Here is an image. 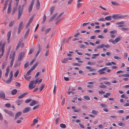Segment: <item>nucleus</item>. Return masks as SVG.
Returning <instances> with one entry per match:
<instances>
[{
    "label": "nucleus",
    "instance_id": "nucleus-1",
    "mask_svg": "<svg viewBox=\"0 0 129 129\" xmlns=\"http://www.w3.org/2000/svg\"><path fill=\"white\" fill-rule=\"evenodd\" d=\"M15 51H14L13 52H11L9 55V58L10 60V67L11 68L12 67L15 60Z\"/></svg>",
    "mask_w": 129,
    "mask_h": 129
},
{
    "label": "nucleus",
    "instance_id": "nucleus-2",
    "mask_svg": "<svg viewBox=\"0 0 129 129\" xmlns=\"http://www.w3.org/2000/svg\"><path fill=\"white\" fill-rule=\"evenodd\" d=\"M126 15H121L120 14H113L112 17L114 19H118L124 18L126 17Z\"/></svg>",
    "mask_w": 129,
    "mask_h": 129
},
{
    "label": "nucleus",
    "instance_id": "nucleus-3",
    "mask_svg": "<svg viewBox=\"0 0 129 129\" xmlns=\"http://www.w3.org/2000/svg\"><path fill=\"white\" fill-rule=\"evenodd\" d=\"M23 22L22 21H21L18 25L17 31V34H19L20 33L21 31L23 28Z\"/></svg>",
    "mask_w": 129,
    "mask_h": 129
},
{
    "label": "nucleus",
    "instance_id": "nucleus-4",
    "mask_svg": "<svg viewBox=\"0 0 129 129\" xmlns=\"http://www.w3.org/2000/svg\"><path fill=\"white\" fill-rule=\"evenodd\" d=\"M23 9L22 7H21V5H20L18 8V19L21 16L23 12Z\"/></svg>",
    "mask_w": 129,
    "mask_h": 129
},
{
    "label": "nucleus",
    "instance_id": "nucleus-5",
    "mask_svg": "<svg viewBox=\"0 0 129 129\" xmlns=\"http://www.w3.org/2000/svg\"><path fill=\"white\" fill-rule=\"evenodd\" d=\"M34 83H35V82L34 80L31 81L30 82L28 85V88L29 89H32L35 87V85L34 86Z\"/></svg>",
    "mask_w": 129,
    "mask_h": 129
},
{
    "label": "nucleus",
    "instance_id": "nucleus-6",
    "mask_svg": "<svg viewBox=\"0 0 129 129\" xmlns=\"http://www.w3.org/2000/svg\"><path fill=\"white\" fill-rule=\"evenodd\" d=\"M4 111L8 114L10 116L12 117H14V114L11 111L5 109L4 110Z\"/></svg>",
    "mask_w": 129,
    "mask_h": 129
},
{
    "label": "nucleus",
    "instance_id": "nucleus-7",
    "mask_svg": "<svg viewBox=\"0 0 129 129\" xmlns=\"http://www.w3.org/2000/svg\"><path fill=\"white\" fill-rule=\"evenodd\" d=\"M13 72L12 71H11L10 72V77L9 79L6 82V83L7 84L10 83L11 82V81L12 80V78L13 77Z\"/></svg>",
    "mask_w": 129,
    "mask_h": 129
},
{
    "label": "nucleus",
    "instance_id": "nucleus-8",
    "mask_svg": "<svg viewBox=\"0 0 129 129\" xmlns=\"http://www.w3.org/2000/svg\"><path fill=\"white\" fill-rule=\"evenodd\" d=\"M34 0H32L28 9V12L29 13H30L32 10L34 4Z\"/></svg>",
    "mask_w": 129,
    "mask_h": 129
},
{
    "label": "nucleus",
    "instance_id": "nucleus-9",
    "mask_svg": "<svg viewBox=\"0 0 129 129\" xmlns=\"http://www.w3.org/2000/svg\"><path fill=\"white\" fill-rule=\"evenodd\" d=\"M25 53L24 52H21L20 53L18 58L19 61L22 60L24 57L25 55Z\"/></svg>",
    "mask_w": 129,
    "mask_h": 129
},
{
    "label": "nucleus",
    "instance_id": "nucleus-10",
    "mask_svg": "<svg viewBox=\"0 0 129 129\" xmlns=\"http://www.w3.org/2000/svg\"><path fill=\"white\" fill-rule=\"evenodd\" d=\"M11 31H8L7 34V40L8 41V43L10 42L9 39H10V38L11 37Z\"/></svg>",
    "mask_w": 129,
    "mask_h": 129
},
{
    "label": "nucleus",
    "instance_id": "nucleus-11",
    "mask_svg": "<svg viewBox=\"0 0 129 129\" xmlns=\"http://www.w3.org/2000/svg\"><path fill=\"white\" fill-rule=\"evenodd\" d=\"M82 1V0H78L77 1V7L79 8L82 6V3H80V2Z\"/></svg>",
    "mask_w": 129,
    "mask_h": 129
},
{
    "label": "nucleus",
    "instance_id": "nucleus-12",
    "mask_svg": "<svg viewBox=\"0 0 129 129\" xmlns=\"http://www.w3.org/2000/svg\"><path fill=\"white\" fill-rule=\"evenodd\" d=\"M31 108L30 107H27L24 108L23 110V113H25L29 111L30 110Z\"/></svg>",
    "mask_w": 129,
    "mask_h": 129
},
{
    "label": "nucleus",
    "instance_id": "nucleus-13",
    "mask_svg": "<svg viewBox=\"0 0 129 129\" xmlns=\"http://www.w3.org/2000/svg\"><path fill=\"white\" fill-rule=\"evenodd\" d=\"M40 7V3L39 0H37V3L36 4V8L37 10H39Z\"/></svg>",
    "mask_w": 129,
    "mask_h": 129
},
{
    "label": "nucleus",
    "instance_id": "nucleus-14",
    "mask_svg": "<svg viewBox=\"0 0 129 129\" xmlns=\"http://www.w3.org/2000/svg\"><path fill=\"white\" fill-rule=\"evenodd\" d=\"M5 97V95L4 93L2 91L0 92V98L4 99Z\"/></svg>",
    "mask_w": 129,
    "mask_h": 129
},
{
    "label": "nucleus",
    "instance_id": "nucleus-15",
    "mask_svg": "<svg viewBox=\"0 0 129 129\" xmlns=\"http://www.w3.org/2000/svg\"><path fill=\"white\" fill-rule=\"evenodd\" d=\"M21 112L20 111L18 112L15 114L14 118L15 119H16L17 118L21 115Z\"/></svg>",
    "mask_w": 129,
    "mask_h": 129
},
{
    "label": "nucleus",
    "instance_id": "nucleus-16",
    "mask_svg": "<svg viewBox=\"0 0 129 129\" xmlns=\"http://www.w3.org/2000/svg\"><path fill=\"white\" fill-rule=\"evenodd\" d=\"M38 103V102L34 100H33L31 102L30 104L29 105L31 106H33L35 104H37Z\"/></svg>",
    "mask_w": 129,
    "mask_h": 129
},
{
    "label": "nucleus",
    "instance_id": "nucleus-17",
    "mask_svg": "<svg viewBox=\"0 0 129 129\" xmlns=\"http://www.w3.org/2000/svg\"><path fill=\"white\" fill-rule=\"evenodd\" d=\"M42 79H41L39 80H38V79H36L35 81H34L35 84V85L36 84H39L41 83L42 81Z\"/></svg>",
    "mask_w": 129,
    "mask_h": 129
},
{
    "label": "nucleus",
    "instance_id": "nucleus-18",
    "mask_svg": "<svg viewBox=\"0 0 129 129\" xmlns=\"http://www.w3.org/2000/svg\"><path fill=\"white\" fill-rule=\"evenodd\" d=\"M121 40V37H118L116 38L114 40V43H117L119 42Z\"/></svg>",
    "mask_w": 129,
    "mask_h": 129
},
{
    "label": "nucleus",
    "instance_id": "nucleus-19",
    "mask_svg": "<svg viewBox=\"0 0 129 129\" xmlns=\"http://www.w3.org/2000/svg\"><path fill=\"white\" fill-rule=\"evenodd\" d=\"M28 94V93H23L20 95H19L18 97V99H21L24 96L27 95Z\"/></svg>",
    "mask_w": 129,
    "mask_h": 129
},
{
    "label": "nucleus",
    "instance_id": "nucleus-20",
    "mask_svg": "<svg viewBox=\"0 0 129 129\" xmlns=\"http://www.w3.org/2000/svg\"><path fill=\"white\" fill-rule=\"evenodd\" d=\"M39 48L38 49V51L36 53V57H37V56L38 55V54L39 53L40 51H41V48H40V45H38Z\"/></svg>",
    "mask_w": 129,
    "mask_h": 129
},
{
    "label": "nucleus",
    "instance_id": "nucleus-21",
    "mask_svg": "<svg viewBox=\"0 0 129 129\" xmlns=\"http://www.w3.org/2000/svg\"><path fill=\"white\" fill-rule=\"evenodd\" d=\"M68 61L67 58H64L62 60L61 62L63 63H66Z\"/></svg>",
    "mask_w": 129,
    "mask_h": 129
},
{
    "label": "nucleus",
    "instance_id": "nucleus-22",
    "mask_svg": "<svg viewBox=\"0 0 129 129\" xmlns=\"http://www.w3.org/2000/svg\"><path fill=\"white\" fill-rule=\"evenodd\" d=\"M105 19L107 21L110 20L111 19V16H110L106 17L105 18Z\"/></svg>",
    "mask_w": 129,
    "mask_h": 129
},
{
    "label": "nucleus",
    "instance_id": "nucleus-23",
    "mask_svg": "<svg viewBox=\"0 0 129 129\" xmlns=\"http://www.w3.org/2000/svg\"><path fill=\"white\" fill-rule=\"evenodd\" d=\"M57 14H55L54 15H53L52 17L50 18L49 19V21L51 22L53 20V19L55 18V16H56Z\"/></svg>",
    "mask_w": 129,
    "mask_h": 129
},
{
    "label": "nucleus",
    "instance_id": "nucleus-24",
    "mask_svg": "<svg viewBox=\"0 0 129 129\" xmlns=\"http://www.w3.org/2000/svg\"><path fill=\"white\" fill-rule=\"evenodd\" d=\"M9 0H7L6 1H5V4L4 5V6L3 9V11H4V10L7 7V2Z\"/></svg>",
    "mask_w": 129,
    "mask_h": 129
},
{
    "label": "nucleus",
    "instance_id": "nucleus-25",
    "mask_svg": "<svg viewBox=\"0 0 129 129\" xmlns=\"http://www.w3.org/2000/svg\"><path fill=\"white\" fill-rule=\"evenodd\" d=\"M91 113L92 114L94 115H97L98 114V112L94 110H92Z\"/></svg>",
    "mask_w": 129,
    "mask_h": 129
},
{
    "label": "nucleus",
    "instance_id": "nucleus-26",
    "mask_svg": "<svg viewBox=\"0 0 129 129\" xmlns=\"http://www.w3.org/2000/svg\"><path fill=\"white\" fill-rule=\"evenodd\" d=\"M101 69H100L98 71V72L100 74H104L105 73V72H104L103 71H101Z\"/></svg>",
    "mask_w": 129,
    "mask_h": 129
},
{
    "label": "nucleus",
    "instance_id": "nucleus-27",
    "mask_svg": "<svg viewBox=\"0 0 129 129\" xmlns=\"http://www.w3.org/2000/svg\"><path fill=\"white\" fill-rule=\"evenodd\" d=\"M38 63L36 62L33 66L31 67L30 69L32 70V71L34 70L37 66Z\"/></svg>",
    "mask_w": 129,
    "mask_h": 129
},
{
    "label": "nucleus",
    "instance_id": "nucleus-28",
    "mask_svg": "<svg viewBox=\"0 0 129 129\" xmlns=\"http://www.w3.org/2000/svg\"><path fill=\"white\" fill-rule=\"evenodd\" d=\"M14 21H11L9 23V27L12 26L14 24Z\"/></svg>",
    "mask_w": 129,
    "mask_h": 129
},
{
    "label": "nucleus",
    "instance_id": "nucleus-29",
    "mask_svg": "<svg viewBox=\"0 0 129 129\" xmlns=\"http://www.w3.org/2000/svg\"><path fill=\"white\" fill-rule=\"evenodd\" d=\"M11 46L10 45V46H9L8 48V52L7 53V54H8L7 57H8V56L9 53L10 51V49L11 48Z\"/></svg>",
    "mask_w": 129,
    "mask_h": 129
},
{
    "label": "nucleus",
    "instance_id": "nucleus-30",
    "mask_svg": "<svg viewBox=\"0 0 129 129\" xmlns=\"http://www.w3.org/2000/svg\"><path fill=\"white\" fill-rule=\"evenodd\" d=\"M99 55V53L93 54L92 55L93 56L91 57V58L92 59H94L95 58V57L98 56Z\"/></svg>",
    "mask_w": 129,
    "mask_h": 129
},
{
    "label": "nucleus",
    "instance_id": "nucleus-31",
    "mask_svg": "<svg viewBox=\"0 0 129 129\" xmlns=\"http://www.w3.org/2000/svg\"><path fill=\"white\" fill-rule=\"evenodd\" d=\"M27 76L26 75L24 76V77L25 79L27 80H29L31 78V76H29V77Z\"/></svg>",
    "mask_w": 129,
    "mask_h": 129
},
{
    "label": "nucleus",
    "instance_id": "nucleus-32",
    "mask_svg": "<svg viewBox=\"0 0 129 129\" xmlns=\"http://www.w3.org/2000/svg\"><path fill=\"white\" fill-rule=\"evenodd\" d=\"M17 90L16 89L13 90L11 92V94L12 95H14L17 92Z\"/></svg>",
    "mask_w": 129,
    "mask_h": 129
},
{
    "label": "nucleus",
    "instance_id": "nucleus-33",
    "mask_svg": "<svg viewBox=\"0 0 129 129\" xmlns=\"http://www.w3.org/2000/svg\"><path fill=\"white\" fill-rule=\"evenodd\" d=\"M60 126L61 127L63 128H66V125L65 124L63 123L60 124Z\"/></svg>",
    "mask_w": 129,
    "mask_h": 129
},
{
    "label": "nucleus",
    "instance_id": "nucleus-34",
    "mask_svg": "<svg viewBox=\"0 0 129 129\" xmlns=\"http://www.w3.org/2000/svg\"><path fill=\"white\" fill-rule=\"evenodd\" d=\"M32 71V70H31V69L29 70V71H28L27 73H26V76H29L30 75V73Z\"/></svg>",
    "mask_w": 129,
    "mask_h": 129
},
{
    "label": "nucleus",
    "instance_id": "nucleus-35",
    "mask_svg": "<svg viewBox=\"0 0 129 129\" xmlns=\"http://www.w3.org/2000/svg\"><path fill=\"white\" fill-rule=\"evenodd\" d=\"M19 70L18 69L16 71V72L15 73V74H14V76L15 77H16L17 76L19 73Z\"/></svg>",
    "mask_w": 129,
    "mask_h": 129
},
{
    "label": "nucleus",
    "instance_id": "nucleus-36",
    "mask_svg": "<svg viewBox=\"0 0 129 129\" xmlns=\"http://www.w3.org/2000/svg\"><path fill=\"white\" fill-rule=\"evenodd\" d=\"M79 47L80 48L83 49H84L86 48V47L85 46L82 44H81L80 45Z\"/></svg>",
    "mask_w": 129,
    "mask_h": 129
},
{
    "label": "nucleus",
    "instance_id": "nucleus-37",
    "mask_svg": "<svg viewBox=\"0 0 129 129\" xmlns=\"http://www.w3.org/2000/svg\"><path fill=\"white\" fill-rule=\"evenodd\" d=\"M21 45V43L20 42H19L18 43V44L16 46V47L15 50L16 51H17L19 48L20 45Z\"/></svg>",
    "mask_w": 129,
    "mask_h": 129
},
{
    "label": "nucleus",
    "instance_id": "nucleus-38",
    "mask_svg": "<svg viewBox=\"0 0 129 129\" xmlns=\"http://www.w3.org/2000/svg\"><path fill=\"white\" fill-rule=\"evenodd\" d=\"M111 3L114 6H118V4L115 1H112Z\"/></svg>",
    "mask_w": 129,
    "mask_h": 129
},
{
    "label": "nucleus",
    "instance_id": "nucleus-39",
    "mask_svg": "<svg viewBox=\"0 0 129 129\" xmlns=\"http://www.w3.org/2000/svg\"><path fill=\"white\" fill-rule=\"evenodd\" d=\"M121 29L123 31H124L125 30H128V28H127L125 27H122L121 28Z\"/></svg>",
    "mask_w": 129,
    "mask_h": 129
},
{
    "label": "nucleus",
    "instance_id": "nucleus-40",
    "mask_svg": "<svg viewBox=\"0 0 129 129\" xmlns=\"http://www.w3.org/2000/svg\"><path fill=\"white\" fill-rule=\"evenodd\" d=\"M29 62H26L24 64V67L25 68H27L28 66Z\"/></svg>",
    "mask_w": 129,
    "mask_h": 129
},
{
    "label": "nucleus",
    "instance_id": "nucleus-41",
    "mask_svg": "<svg viewBox=\"0 0 129 129\" xmlns=\"http://www.w3.org/2000/svg\"><path fill=\"white\" fill-rule=\"evenodd\" d=\"M44 84H43L41 85V87H40L39 89L40 91H41L42 90L43 88L44 87Z\"/></svg>",
    "mask_w": 129,
    "mask_h": 129
},
{
    "label": "nucleus",
    "instance_id": "nucleus-42",
    "mask_svg": "<svg viewBox=\"0 0 129 129\" xmlns=\"http://www.w3.org/2000/svg\"><path fill=\"white\" fill-rule=\"evenodd\" d=\"M116 31L115 30H114L112 31H111L110 32V33L112 34H115L116 33Z\"/></svg>",
    "mask_w": 129,
    "mask_h": 129
},
{
    "label": "nucleus",
    "instance_id": "nucleus-43",
    "mask_svg": "<svg viewBox=\"0 0 129 129\" xmlns=\"http://www.w3.org/2000/svg\"><path fill=\"white\" fill-rule=\"evenodd\" d=\"M11 7L10 5H9L7 13H9L11 12Z\"/></svg>",
    "mask_w": 129,
    "mask_h": 129
},
{
    "label": "nucleus",
    "instance_id": "nucleus-44",
    "mask_svg": "<svg viewBox=\"0 0 129 129\" xmlns=\"http://www.w3.org/2000/svg\"><path fill=\"white\" fill-rule=\"evenodd\" d=\"M54 10V7H51L50 9V10L51 12V14L53 12Z\"/></svg>",
    "mask_w": 129,
    "mask_h": 129
},
{
    "label": "nucleus",
    "instance_id": "nucleus-45",
    "mask_svg": "<svg viewBox=\"0 0 129 129\" xmlns=\"http://www.w3.org/2000/svg\"><path fill=\"white\" fill-rule=\"evenodd\" d=\"M72 65L74 66H80V64L77 63H73L72 64Z\"/></svg>",
    "mask_w": 129,
    "mask_h": 129
},
{
    "label": "nucleus",
    "instance_id": "nucleus-46",
    "mask_svg": "<svg viewBox=\"0 0 129 129\" xmlns=\"http://www.w3.org/2000/svg\"><path fill=\"white\" fill-rule=\"evenodd\" d=\"M84 98L87 100H90V98L88 96H84Z\"/></svg>",
    "mask_w": 129,
    "mask_h": 129
},
{
    "label": "nucleus",
    "instance_id": "nucleus-47",
    "mask_svg": "<svg viewBox=\"0 0 129 129\" xmlns=\"http://www.w3.org/2000/svg\"><path fill=\"white\" fill-rule=\"evenodd\" d=\"M114 58L115 59L119 60L121 59V58L117 56H115L114 57Z\"/></svg>",
    "mask_w": 129,
    "mask_h": 129
},
{
    "label": "nucleus",
    "instance_id": "nucleus-48",
    "mask_svg": "<svg viewBox=\"0 0 129 129\" xmlns=\"http://www.w3.org/2000/svg\"><path fill=\"white\" fill-rule=\"evenodd\" d=\"M115 24H124V22L123 21H121V22H116L115 23Z\"/></svg>",
    "mask_w": 129,
    "mask_h": 129
},
{
    "label": "nucleus",
    "instance_id": "nucleus-49",
    "mask_svg": "<svg viewBox=\"0 0 129 129\" xmlns=\"http://www.w3.org/2000/svg\"><path fill=\"white\" fill-rule=\"evenodd\" d=\"M109 42H111L114 44H115V43H114V40H113L112 39H111L109 40Z\"/></svg>",
    "mask_w": 129,
    "mask_h": 129
},
{
    "label": "nucleus",
    "instance_id": "nucleus-50",
    "mask_svg": "<svg viewBox=\"0 0 129 129\" xmlns=\"http://www.w3.org/2000/svg\"><path fill=\"white\" fill-rule=\"evenodd\" d=\"M127 53H124V58L125 59H126L127 58Z\"/></svg>",
    "mask_w": 129,
    "mask_h": 129
},
{
    "label": "nucleus",
    "instance_id": "nucleus-51",
    "mask_svg": "<svg viewBox=\"0 0 129 129\" xmlns=\"http://www.w3.org/2000/svg\"><path fill=\"white\" fill-rule=\"evenodd\" d=\"M51 29V28H49L46 29L45 30V34H46L48 33L50 30Z\"/></svg>",
    "mask_w": 129,
    "mask_h": 129
},
{
    "label": "nucleus",
    "instance_id": "nucleus-52",
    "mask_svg": "<svg viewBox=\"0 0 129 129\" xmlns=\"http://www.w3.org/2000/svg\"><path fill=\"white\" fill-rule=\"evenodd\" d=\"M106 87V86L104 85H100L99 86L100 88H105Z\"/></svg>",
    "mask_w": 129,
    "mask_h": 129
},
{
    "label": "nucleus",
    "instance_id": "nucleus-53",
    "mask_svg": "<svg viewBox=\"0 0 129 129\" xmlns=\"http://www.w3.org/2000/svg\"><path fill=\"white\" fill-rule=\"evenodd\" d=\"M11 106L10 104L9 103H7L5 104V106L8 108H9Z\"/></svg>",
    "mask_w": 129,
    "mask_h": 129
},
{
    "label": "nucleus",
    "instance_id": "nucleus-54",
    "mask_svg": "<svg viewBox=\"0 0 129 129\" xmlns=\"http://www.w3.org/2000/svg\"><path fill=\"white\" fill-rule=\"evenodd\" d=\"M98 20L99 21H104L105 20V18H101L99 19H98Z\"/></svg>",
    "mask_w": 129,
    "mask_h": 129
},
{
    "label": "nucleus",
    "instance_id": "nucleus-55",
    "mask_svg": "<svg viewBox=\"0 0 129 129\" xmlns=\"http://www.w3.org/2000/svg\"><path fill=\"white\" fill-rule=\"evenodd\" d=\"M3 118L2 115L0 112V120L1 121L3 120Z\"/></svg>",
    "mask_w": 129,
    "mask_h": 129
},
{
    "label": "nucleus",
    "instance_id": "nucleus-56",
    "mask_svg": "<svg viewBox=\"0 0 129 129\" xmlns=\"http://www.w3.org/2000/svg\"><path fill=\"white\" fill-rule=\"evenodd\" d=\"M108 78L105 77H102L99 79L100 80H108Z\"/></svg>",
    "mask_w": 129,
    "mask_h": 129
},
{
    "label": "nucleus",
    "instance_id": "nucleus-57",
    "mask_svg": "<svg viewBox=\"0 0 129 129\" xmlns=\"http://www.w3.org/2000/svg\"><path fill=\"white\" fill-rule=\"evenodd\" d=\"M104 83L106 85H110L111 84V83L105 81L104 82Z\"/></svg>",
    "mask_w": 129,
    "mask_h": 129
},
{
    "label": "nucleus",
    "instance_id": "nucleus-58",
    "mask_svg": "<svg viewBox=\"0 0 129 129\" xmlns=\"http://www.w3.org/2000/svg\"><path fill=\"white\" fill-rule=\"evenodd\" d=\"M98 92L101 94H103L105 93V92L102 90H99L98 91Z\"/></svg>",
    "mask_w": 129,
    "mask_h": 129
},
{
    "label": "nucleus",
    "instance_id": "nucleus-59",
    "mask_svg": "<svg viewBox=\"0 0 129 129\" xmlns=\"http://www.w3.org/2000/svg\"><path fill=\"white\" fill-rule=\"evenodd\" d=\"M15 85L16 86L20 87V84L19 83L16 82Z\"/></svg>",
    "mask_w": 129,
    "mask_h": 129
},
{
    "label": "nucleus",
    "instance_id": "nucleus-60",
    "mask_svg": "<svg viewBox=\"0 0 129 129\" xmlns=\"http://www.w3.org/2000/svg\"><path fill=\"white\" fill-rule=\"evenodd\" d=\"M29 32V29H28L26 31V32L25 34V36H27Z\"/></svg>",
    "mask_w": 129,
    "mask_h": 129
},
{
    "label": "nucleus",
    "instance_id": "nucleus-61",
    "mask_svg": "<svg viewBox=\"0 0 129 129\" xmlns=\"http://www.w3.org/2000/svg\"><path fill=\"white\" fill-rule=\"evenodd\" d=\"M123 77H129V74H123Z\"/></svg>",
    "mask_w": 129,
    "mask_h": 129
},
{
    "label": "nucleus",
    "instance_id": "nucleus-62",
    "mask_svg": "<svg viewBox=\"0 0 129 129\" xmlns=\"http://www.w3.org/2000/svg\"><path fill=\"white\" fill-rule=\"evenodd\" d=\"M46 16L45 15H44V17H43V21H42V22H44L46 20Z\"/></svg>",
    "mask_w": 129,
    "mask_h": 129
},
{
    "label": "nucleus",
    "instance_id": "nucleus-63",
    "mask_svg": "<svg viewBox=\"0 0 129 129\" xmlns=\"http://www.w3.org/2000/svg\"><path fill=\"white\" fill-rule=\"evenodd\" d=\"M31 101V99H28L26 100L25 101V102L26 103H27L30 102Z\"/></svg>",
    "mask_w": 129,
    "mask_h": 129
},
{
    "label": "nucleus",
    "instance_id": "nucleus-64",
    "mask_svg": "<svg viewBox=\"0 0 129 129\" xmlns=\"http://www.w3.org/2000/svg\"><path fill=\"white\" fill-rule=\"evenodd\" d=\"M38 87L36 88L33 90V92H36L38 90Z\"/></svg>",
    "mask_w": 129,
    "mask_h": 129
}]
</instances>
